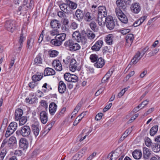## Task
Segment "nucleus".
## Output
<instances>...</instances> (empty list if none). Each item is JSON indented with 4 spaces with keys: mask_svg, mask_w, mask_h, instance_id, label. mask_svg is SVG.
<instances>
[{
    "mask_svg": "<svg viewBox=\"0 0 160 160\" xmlns=\"http://www.w3.org/2000/svg\"><path fill=\"white\" fill-rule=\"evenodd\" d=\"M98 21L99 25L101 26L104 23V20L107 17V11L106 7L101 6L98 8Z\"/></svg>",
    "mask_w": 160,
    "mask_h": 160,
    "instance_id": "obj_1",
    "label": "nucleus"
},
{
    "mask_svg": "<svg viewBox=\"0 0 160 160\" xmlns=\"http://www.w3.org/2000/svg\"><path fill=\"white\" fill-rule=\"evenodd\" d=\"M64 45L66 48H68L70 51H76L80 49L81 48L79 44L70 39L66 41Z\"/></svg>",
    "mask_w": 160,
    "mask_h": 160,
    "instance_id": "obj_2",
    "label": "nucleus"
},
{
    "mask_svg": "<svg viewBox=\"0 0 160 160\" xmlns=\"http://www.w3.org/2000/svg\"><path fill=\"white\" fill-rule=\"evenodd\" d=\"M149 48L148 46L145 47L141 51V53L139 51L135 55L134 57L132 59L130 64L131 65L136 64L143 57L145 53L148 50Z\"/></svg>",
    "mask_w": 160,
    "mask_h": 160,
    "instance_id": "obj_3",
    "label": "nucleus"
},
{
    "mask_svg": "<svg viewBox=\"0 0 160 160\" xmlns=\"http://www.w3.org/2000/svg\"><path fill=\"white\" fill-rule=\"evenodd\" d=\"M30 133V128L29 126L27 125H24L22 127L20 130H18L16 132V134L17 135H22L25 137H28Z\"/></svg>",
    "mask_w": 160,
    "mask_h": 160,
    "instance_id": "obj_4",
    "label": "nucleus"
},
{
    "mask_svg": "<svg viewBox=\"0 0 160 160\" xmlns=\"http://www.w3.org/2000/svg\"><path fill=\"white\" fill-rule=\"evenodd\" d=\"M106 27L110 30L114 29L115 27V22L112 17L110 16H108L105 18L104 23Z\"/></svg>",
    "mask_w": 160,
    "mask_h": 160,
    "instance_id": "obj_5",
    "label": "nucleus"
},
{
    "mask_svg": "<svg viewBox=\"0 0 160 160\" xmlns=\"http://www.w3.org/2000/svg\"><path fill=\"white\" fill-rule=\"evenodd\" d=\"M15 24V21L9 20L6 22L5 26L7 30L12 32L16 28Z\"/></svg>",
    "mask_w": 160,
    "mask_h": 160,
    "instance_id": "obj_6",
    "label": "nucleus"
},
{
    "mask_svg": "<svg viewBox=\"0 0 160 160\" xmlns=\"http://www.w3.org/2000/svg\"><path fill=\"white\" fill-rule=\"evenodd\" d=\"M116 13L119 20L122 23H127L128 22V19L126 15L122 12V10L119 9L116 10Z\"/></svg>",
    "mask_w": 160,
    "mask_h": 160,
    "instance_id": "obj_7",
    "label": "nucleus"
},
{
    "mask_svg": "<svg viewBox=\"0 0 160 160\" xmlns=\"http://www.w3.org/2000/svg\"><path fill=\"white\" fill-rule=\"evenodd\" d=\"M134 39L133 35L132 34H128L126 35L125 38V46L127 48H128L131 46Z\"/></svg>",
    "mask_w": 160,
    "mask_h": 160,
    "instance_id": "obj_8",
    "label": "nucleus"
},
{
    "mask_svg": "<svg viewBox=\"0 0 160 160\" xmlns=\"http://www.w3.org/2000/svg\"><path fill=\"white\" fill-rule=\"evenodd\" d=\"M68 5L67 4V3L61 4L59 6V7L62 11L68 14H72L73 13V11L69 8H68Z\"/></svg>",
    "mask_w": 160,
    "mask_h": 160,
    "instance_id": "obj_9",
    "label": "nucleus"
},
{
    "mask_svg": "<svg viewBox=\"0 0 160 160\" xmlns=\"http://www.w3.org/2000/svg\"><path fill=\"white\" fill-rule=\"evenodd\" d=\"M116 3L117 6L118 8H116L115 9V12H116V10L119 9L120 10L125 11L127 7V5L122 0H117Z\"/></svg>",
    "mask_w": 160,
    "mask_h": 160,
    "instance_id": "obj_10",
    "label": "nucleus"
},
{
    "mask_svg": "<svg viewBox=\"0 0 160 160\" xmlns=\"http://www.w3.org/2000/svg\"><path fill=\"white\" fill-rule=\"evenodd\" d=\"M85 12V10L78 9L75 12L76 20L79 22L82 21L84 18Z\"/></svg>",
    "mask_w": 160,
    "mask_h": 160,
    "instance_id": "obj_11",
    "label": "nucleus"
},
{
    "mask_svg": "<svg viewBox=\"0 0 160 160\" xmlns=\"http://www.w3.org/2000/svg\"><path fill=\"white\" fill-rule=\"evenodd\" d=\"M87 147H85L79 151L72 158V160H79L80 159L83 155L85 151L87 149Z\"/></svg>",
    "mask_w": 160,
    "mask_h": 160,
    "instance_id": "obj_12",
    "label": "nucleus"
},
{
    "mask_svg": "<svg viewBox=\"0 0 160 160\" xmlns=\"http://www.w3.org/2000/svg\"><path fill=\"white\" fill-rule=\"evenodd\" d=\"M19 147L23 150H25L28 148V140L25 138H22L19 140Z\"/></svg>",
    "mask_w": 160,
    "mask_h": 160,
    "instance_id": "obj_13",
    "label": "nucleus"
},
{
    "mask_svg": "<svg viewBox=\"0 0 160 160\" xmlns=\"http://www.w3.org/2000/svg\"><path fill=\"white\" fill-rule=\"evenodd\" d=\"M103 43L102 41L99 40L95 43L92 47V49L94 51H98L102 47Z\"/></svg>",
    "mask_w": 160,
    "mask_h": 160,
    "instance_id": "obj_14",
    "label": "nucleus"
},
{
    "mask_svg": "<svg viewBox=\"0 0 160 160\" xmlns=\"http://www.w3.org/2000/svg\"><path fill=\"white\" fill-rule=\"evenodd\" d=\"M52 65L54 68L58 71H60L62 70V64L58 60H54L52 63Z\"/></svg>",
    "mask_w": 160,
    "mask_h": 160,
    "instance_id": "obj_15",
    "label": "nucleus"
},
{
    "mask_svg": "<svg viewBox=\"0 0 160 160\" xmlns=\"http://www.w3.org/2000/svg\"><path fill=\"white\" fill-rule=\"evenodd\" d=\"M58 91L61 94L64 93L66 90V86L65 83L63 81H60L58 85Z\"/></svg>",
    "mask_w": 160,
    "mask_h": 160,
    "instance_id": "obj_16",
    "label": "nucleus"
},
{
    "mask_svg": "<svg viewBox=\"0 0 160 160\" xmlns=\"http://www.w3.org/2000/svg\"><path fill=\"white\" fill-rule=\"evenodd\" d=\"M40 118L42 123L45 124L48 121V117L47 113L45 111H42L40 113Z\"/></svg>",
    "mask_w": 160,
    "mask_h": 160,
    "instance_id": "obj_17",
    "label": "nucleus"
},
{
    "mask_svg": "<svg viewBox=\"0 0 160 160\" xmlns=\"http://www.w3.org/2000/svg\"><path fill=\"white\" fill-rule=\"evenodd\" d=\"M131 9L132 12L138 13L140 11L141 8L138 3H135L132 4Z\"/></svg>",
    "mask_w": 160,
    "mask_h": 160,
    "instance_id": "obj_18",
    "label": "nucleus"
},
{
    "mask_svg": "<svg viewBox=\"0 0 160 160\" xmlns=\"http://www.w3.org/2000/svg\"><path fill=\"white\" fill-rule=\"evenodd\" d=\"M77 65L78 64L76 60L74 59H72L69 65L70 70L72 72H74L77 68Z\"/></svg>",
    "mask_w": 160,
    "mask_h": 160,
    "instance_id": "obj_19",
    "label": "nucleus"
},
{
    "mask_svg": "<svg viewBox=\"0 0 160 160\" xmlns=\"http://www.w3.org/2000/svg\"><path fill=\"white\" fill-rule=\"evenodd\" d=\"M17 144V140L15 137H11L9 139L8 145L11 148H14L16 147Z\"/></svg>",
    "mask_w": 160,
    "mask_h": 160,
    "instance_id": "obj_20",
    "label": "nucleus"
},
{
    "mask_svg": "<svg viewBox=\"0 0 160 160\" xmlns=\"http://www.w3.org/2000/svg\"><path fill=\"white\" fill-rule=\"evenodd\" d=\"M55 74V70L53 69L49 68H45L43 74L45 76L50 75H53Z\"/></svg>",
    "mask_w": 160,
    "mask_h": 160,
    "instance_id": "obj_21",
    "label": "nucleus"
},
{
    "mask_svg": "<svg viewBox=\"0 0 160 160\" xmlns=\"http://www.w3.org/2000/svg\"><path fill=\"white\" fill-rule=\"evenodd\" d=\"M105 61L102 58H99L97 62L94 64V66L97 68H102L105 65Z\"/></svg>",
    "mask_w": 160,
    "mask_h": 160,
    "instance_id": "obj_22",
    "label": "nucleus"
},
{
    "mask_svg": "<svg viewBox=\"0 0 160 160\" xmlns=\"http://www.w3.org/2000/svg\"><path fill=\"white\" fill-rule=\"evenodd\" d=\"M57 105L53 102L51 103L49 106V109L51 115H53L56 111Z\"/></svg>",
    "mask_w": 160,
    "mask_h": 160,
    "instance_id": "obj_23",
    "label": "nucleus"
},
{
    "mask_svg": "<svg viewBox=\"0 0 160 160\" xmlns=\"http://www.w3.org/2000/svg\"><path fill=\"white\" fill-rule=\"evenodd\" d=\"M23 113V110L20 108H17L16 110L15 113V119L16 121H18L22 116Z\"/></svg>",
    "mask_w": 160,
    "mask_h": 160,
    "instance_id": "obj_24",
    "label": "nucleus"
},
{
    "mask_svg": "<svg viewBox=\"0 0 160 160\" xmlns=\"http://www.w3.org/2000/svg\"><path fill=\"white\" fill-rule=\"evenodd\" d=\"M32 132L35 136L36 137L39 133V125L38 124H34L32 125Z\"/></svg>",
    "mask_w": 160,
    "mask_h": 160,
    "instance_id": "obj_25",
    "label": "nucleus"
},
{
    "mask_svg": "<svg viewBox=\"0 0 160 160\" xmlns=\"http://www.w3.org/2000/svg\"><path fill=\"white\" fill-rule=\"evenodd\" d=\"M94 18L93 14L89 12L85 11L84 19L87 22H90Z\"/></svg>",
    "mask_w": 160,
    "mask_h": 160,
    "instance_id": "obj_26",
    "label": "nucleus"
},
{
    "mask_svg": "<svg viewBox=\"0 0 160 160\" xmlns=\"http://www.w3.org/2000/svg\"><path fill=\"white\" fill-rule=\"evenodd\" d=\"M28 10V8H26V7L24 5H22L19 6L17 11L18 14L20 15L21 14H25L27 12Z\"/></svg>",
    "mask_w": 160,
    "mask_h": 160,
    "instance_id": "obj_27",
    "label": "nucleus"
},
{
    "mask_svg": "<svg viewBox=\"0 0 160 160\" xmlns=\"http://www.w3.org/2000/svg\"><path fill=\"white\" fill-rule=\"evenodd\" d=\"M151 152L149 149L146 148L144 147L143 148V157L144 159H147L149 158L151 154Z\"/></svg>",
    "mask_w": 160,
    "mask_h": 160,
    "instance_id": "obj_28",
    "label": "nucleus"
},
{
    "mask_svg": "<svg viewBox=\"0 0 160 160\" xmlns=\"http://www.w3.org/2000/svg\"><path fill=\"white\" fill-rule=\"evenodd\" d=\"M51 26L52 28H54L57 29L60 28L61 25L59 22V21L56 19L51 21L50 23Z\"/></svg>",
    "mask_w": 160,
    "mask_h": 160,
    "instance_id": "obj_29",
    "label": "nucleus"
},
{
    "mask_svg": "<svg viewBox=\"0 0 160 160\" xmlns=\"http://www.w3.org/2000/svg\"><path fill=\"white\" fill-rule=\"evenodd\" d=\"M65 2L67 3V4L68 5V8L70 9H75L77 7V4L76 3L70 0H66Z\"/></svg>",
    "mask_w": 160,
    "mask_h": 160,
    "instance_id": "obj_30",
    "label": "nucleus"
},
{
    "mask_svg": "<svg viewBox=\"0 0 160 160\" xmlns=\"http://www.w3.org/2000/svg\"><path fill=\"white\" fill-rule=\"evenodd\" d=\"M133 157L136 159H140L142 156L141 151L140 150H136L132 153Z\"/></svg>",
    "mask_w": 160,
    "mask_h": 160,
    "instance_id": "obj_31",
    "label": "nucleus"
},
{
    "mask_svg": "<svg viewBox=\"0 0 160 160\" xmlns=\"http://www.w3.org/2000/svg\"><path fill=\"white\" fill-rule=\"evenodd\" d=\"M113 37L112 34H109L105 38V41L108 44L112 45L113 42Z\"/></svg>",
    "mask_w": 160,
    "mask_h": 160,
    "instance_id": "obj_32",
    "label": "nucleus"
},
{
    "mask_svg": "<svg viewBox=\"0 0 160 160\" xmlns=\"http://www.w3.org/2000/svg\"><path fill=\"white\" fill-rule=\"evenodd\" d=\"M55 37L56 38H57L59 41H60V43L62 44V42L65 39L66 34L64 33H62L57 35Z\"/></svg>",
    "mask_w": 160,
    "mask_h": 160,
    "instance_id": "obj_33",
    "label": "nucleus"
},
{
    "mask_svg": "<svg viewBox=\"0 0 160 160\" xmlns=\"http://www.w3.org/2000/svg\"><path fill=\"white\" fill-rule=\"evenodd\" d=\"M151 147L152 151L155 152H157L160 151V145L158 143H152Z\"/></svg>",
    "mask_w": 160,
    "mask_h": 160,
    "instance_id": "obj_34",
    "label": "nucleus"
},
{
    "mask_svg": "<svg viewBox=\"0 0 160 160\" xmlns=\"http://www.w3.org/2000/svg\"><path fill=\"white\" fill-rule=\"evenodd\" d=\"M25 40V37L23 36V34L22 32L21 34L20 38L18 41V43L20 45V46L18 47V49L20 51L21 50L22 47V45L23 42V41Z\"/></svg>",
    "mask_w": 160,
    "mask_h": 160,
    "instance_id": "obj_35",
    "label": "nucleus"
},
{
    "mask_svg": "<svg viewBox=\"0 0 160 160\" xmlns=\"http://www.w3.org/2000/svg\"><path fill=\"white\" fill-rule=\"evenodd\" d=\"M87 41L86 37L83 35H82L78 39L77 41L78 42H81L83 45H84L87 42Z\"/></svg>",
    "mask_w": 160,
    "mask_h": 160,
    "instance_id": "obj_36",
    "label": "nucleus"
},
{
    "mask_svg": "<svg viewBox=\"0 0 160 160\" xmlns=\"http://www.w3.org/2000/svg\"><path fill=\"white\" fill-rule=\"evenodd\" d=\"M158 130V126L155 125L152 127L150 130V134L152 136H154L157 132Z\"/></svg>",
    "mask_w": 160,
    "mask_h": 160,
    "instance_id": "obj_37",
    "label": "nucleus"
},
{
    "mask_svg": "<svg viewBox=\"0 0 160 160\" xmlns=\"http://www.w3.org/2000/svg\"><path fill=\"white\" fill-rule=\"evenodd\" d=\"M86 34L88 38L90 40L93 39L95 37V34L91 31H87Z\"/></svg>",
    "mask_w": 160,
    "mask_h": 160,
    "instance_id": "obj_38",
    "label": "nucleus"
},
{
    "mask_svg": "<svg viewBox=\"0 0 160 160\" xmlns=\"http://www.w3.org/2000/svg\"><path fill=\"white\" fill-rule=\"evenodd\" d=\"M40 54H39L34 60V62L37 65H40L42 63V59L41 58Z\"/></svg>",
    "mask_w": 160,
    "mask_h": 160,
    "instance_id": "obj_39",
    "label": "nucleus"
},
{
    "mask_svg": "<svg viewBox=\"0 0 160 160\" xmlns=\"http://www.w3.org/2000/svg\"><path fill=\"white\" fill-rule=\"evenodd\" d=\"M43 77V73L38 75H34L32 77V80L35 82L40 80Z\"/></svg>",
    "mask_w": 160,
    "mask_h": 160,
    "instance_id": "obj_40",
    "label": "nucleus"
},
{
    "mask_svg": "<svg viewBox=\"0 0 160 160\" xmlns=\"http://www.w3.org/2000/svg\"><path fill=\"white\" fill-rule=\"evenodd\" d=\"M50 43L52 44L55 46H60L62 44L60 43V41H59L57 38H56V37L54 39L51 40Z\"/></svg>",
    "mask_w": 160,
    "mask_h": 160,
    "instance_id": "obj_41",
    "label": "nucleus"
},
{
    "mask_svg": "<svg viewBox=\"0 0 160 160\" xmlns=\"http://www.w3.org/2000/svg\"><path fill=\"white\" fill-rule=\"evenodd\" d=\"M8 127L15 131L17 128V123L15 122H12L10 123Z\"/></svg>",
    "mask_w": 160,
    "mask_h": 160,
    "instance_id": "obj_42",
    "label": "nucleus"
},
{
    "mask_svg": "<svg viewBox=\"0 0 160 160\" xmlns=\"http://www.w3.org/2000/svg\"><path fill=\"white\" fill-rule=\"evenodd\" d=\"M89 25L92 29L95 32L98 30V28L97 24L94 22H91Z\"/></svg>",
    "mask_w": 160,
    "mask_h": 160,
    "instance_id": "obj_43",
    "label": "nucleus"
},
{
    "mask_svg": "<svg viewBox=\"0 0 160 160\" xmlns=\"http://www.w3.org/2000/svg\"><path fill=\"white\" fill-rule=\"evenodd\" d=\"M149 102V100L148 99L143 101L137 106V108H139L141 107H142V108H144V107H145L148 104Z\"/></svg>",
    "mask_w": 160,
    "mask_h": 160,
    "instance_id": "obj_44",
    "label": "nucleus"
},
{
    "mask_svg": "<svg viewBox=\"0 0 160 160\" xmlns=\"http://www.w3.org/2000/svg\"><path fill=\"white\" fill-rule=\"evenodd\" d=\"M81 35L80 33L78 31H76L73 33L72 37L77 41L78 39L79 38Z\"/></svg>",
    "mask_w": 160,
    "mask_h": 160,
    "instance_id": "obj_45",
    "label": "nucleus"
},
{
    "mask_svg": "<svg viewBox=\"0 0 160 160\" xmlns=\"http://www.w3.org/2000/svg\"><path fill=\"white\" fill-rule=\"evenodd\" d=\"M19 120V124L20 125H23L27 122V119L25 116L22 117L20 118Z\"/></svg>",
    "mask_w": 160,
    "mask_h": 160,
    "instance_id": "obj_46",
    "label": "nucleus"
},
{
    "mask_svg": "<svg viewBox=\"0 0 160 160\" xmlns=\"http://www.w3.org/2000/svg\"><path fill=\"white\" fill-rule=\"evenodd\" d=\"M14 132V131L8 127L5 133V137L7 138L9 137Z\"/></svg>",
    "mask_w": 160,
    "mask_h": 160,
    "instance_id": "obj_47",
    "label": "nucleus"
},
{
    "mask_svg": "<svg viewBox=\"0 0 160 160\" xmlns=\"http://www.w3.org/2000/svg\"><path fill=\"white\" fill-rule=\"evenodd\" d=\"M90 58L92 62H97L98 60V56L96 54H92L90 56Z\"/></svg>",
    "mask_w": 160,
    "mask_h": 160,
    "instance_id": "obj_48",
    "label": "nucleus"
},
{
    "mask_svg": "<svg viewBox=\"0 0 160 160\" xmlns=\"http://www.w3.org/2000/svg\"><path fill=\"white\" fill-rule=\"evenodd\" d=\"M49 53L50 57H55L58 55V52L55 50H53L51 51H49Z\"/></svg>",
    "mask_w": 160,
    "mask_h": 160,
    "instance_id": "obj_49",
    "label": "nucleus"
},
{
    "mask_svg": "<svg viewBox=\"0 0 160 160\" xmlns=\"http://www.w3.org/2000/svg\"><path fill=\"white\" fill-rule=\"evenodd\" d=\"M72 74H71L69 72H67L65 73L64 77L65 80L70 82V80Z\"/></svg>",
    "mask_w": 160,
    "mask_h": 160,
    "instance_id": "obj_50",
    "label": "nucleus"
},
{
    "mask_svg": "<svg viewBox=\"0 0 160 160\" xmlns=\"http://www.w3.org/2000/svg\"><path fill=\"white\" fill-rule=\"evenodd\" d=\"M33 42V40L32 38H30V39H28L27 41V47L28 48H31Z\"/></svg>",
    "mask_w": 160,
    "mask_h": 160,
    "instance_id": "obj_51",
    "label": "nucleus"
},
{
    "mask_svg": "<svg viewBox=\"0 0 160 160\" xmlns=\"http://www.w3.org/2000/svg\"><path fill=\"white\" fill-rule=\"evenodd\" d=\"M82 102H79L75 108L74 109L73 113H74V114L77 113L79 110L80 108L81 107Z\"/></svg>",
    "mask_w": 160,
    "mask_h": 160,
    "instance_id": "obj_52",
    "label": "nucleus"
},
{
    "mask_svg": "<svg viewBox=\"0 0 160 160\" xmlns=\"http://www.w3.org/2000/svg\"><path fill=\"white\" fill-rule=\"evenodd\" d=\"M145 143L147 147H150L152 143L151 140L149 138L147 137L145 139Z\"/></svg>",
    "mask_w": 160,
    "mask_h": 160,
    "instance_id": "obj_53",
    "label": "nucleus"
},
{
    "mask_svg": "<svg viewBox=\"0 0 160 160\" xmlns=\"http://www.w3.org/2000/svg\"><path fill=\"white\" fill-rule=\"evenodd\" d=\"M78 80V78L77 76L74 74H72L70 80V82H77Z\"/></svg>",
    "mask_w": 160,
    "mask_h": 160,
    "instance_id": "obj_54",
    "label": "nucleus"
},
{
    "mask_svg": "<svg viewBox=\"0 0 160 160\" xmlns=\"http://www.w3.org/2000/svg\"><path fill=\"white\" fill-rule=\"evenodd\" d=\"M61 22L62 24L68 27V25L69 23V21L68 19L67 18L62 19V20Z\"/></svg>",
    "mask_w": 160,
    "mask_h": 160,
    "instance_id": "obj_55",
    "label": "nucleus"
},
{
    "mask_svg": "<svg viewBox=\"0 0 160 160\" xmlns=\"http://www.w3.org/2000/svg\"><path fill=\"white\" fill-rule=\"evenodd\" d=\"M6 154V151L4 149L2 150L0 153V160H3Z\"/></svg>",
    "mask_w": 160,
    "mask_h": 160,
    "instance_id": "obj_56",
    "label": "nucleus"
},
{
    "mask_svg": "<svg viewBox=\"0 0 160 160\" xmlns=\"http://www.w3.org/2000/svg\"><path fill=\"white\" fill-rule=\"evenodd\" d=\"M103 115V114L102 113H99L95 117V119L97 121H98L101 119Z\"/></svg>",
    "mask_w": 160,
    "mask_h": 160,
    "instance_id": "obj_57",
    "label": "nucleus"
},
{
    "mask_svg": "<svg viewBox=\"0 0 160 160\" xmlns=\"http://www.w3.org/2000/svg\"><path fill=\"white\" fill-rule=\"evenodd\" d=\"M29 87L31 88H34L37 85L36 82L33 81L30 82L28 84Z\"/></svg>",
    "mask_w": 160,
    "mask_h": 160,
    "instance_id": "obj_58",
    "label": "nucleus"
},
{
    "mask_svg": "<svg viewBox=\"0 0 160 160\" xmlns=\"http://www.w3.org/2000/svg\"><path fill=\"white\" fill-rule=\"evenodd\" d=\"M130 31V29H123L120 31V32L123 35L126 34L129 32Z\"/></svg>",
    "mask_w": 160,
    "mask_h": 160,
    "instance_id": "obj_59",
    "label": "nucleus"
},
{
    "mask_svg": "<svg viewBox=\"0 0 160 160\" xmlns=\"http://www.w3.org/2000/svg\"><path fill=\"white\" fill-rule=\"evenodd\" d=\"M40 103L42 106L45 108H47L48 105H47V103L46 102V101L42 100L41 101Z\"/></svg>",
    "mask_w": 160,
    "mask_h": 160,
    "instance_id": "obj_60",
    "label": "nucleus"
},
{
    "mask_svg": "<svg viewBox=\"0 0 160 160\" xmlns=\"http://www.w3.org/2000/svg\"><path fill=\"white\" fill-rule=\"evenodd\" d=\"M44 32V31L43 30L41 34H40V36L38 38V42L39 43H40L42 41L43 39V33Z\"/></svg>",
    "mask_w": 160,
    "mask_h": 160,
    "instance_id": "obj_61",
    "label": "nucleus"
},
{
    "mask_svg": "<svg viewBox=\"0 0 160 160\" xmlns=\"http://www.w3.org/2000/svg\"><path fill=\"white\" fill-rule=\"evenodd\" d=\"M70 27L72 29H75L77 28L78 24L75 22H72L71 23Z\"/></svg>",
    "mask_w": 160,
    "mask_h": 160,
    "instance_id": "obj_62",
    "label": "nucleus"
},
{
    "mask_svg": "<svg viewBox=\"0 0 160 160\" xmlns=\"http://www.w3.org/2000/svg\"><path fill=\"white\" fill-rule=\"evenodd\" d=\"M154 108H152L150 109H149L147 112H145L144 114V116H146L148 115L149 113H151L152 111H154Z\"/></svg>",
    "mask_w": 160,
    "mask_h": 160,
    "instance_id": "obj_63",
    "label": "nucleus"
},
{
    "mask_svg": "<svg viewBox=\"0 0 160 160\" xmlns=\"http://www.w3.org/2000/svg\"><path fill=\"white\" fill-rule=\"evenodd\" d=\"M112 105V103H110L108 105H107L105 108L103 109V112H105L107 110H108L111 107Z\"/></svg>",
    "mask_w": 160,
    "mask_h": 160,
    "instance_id": "obj_64",
    "label": "nucleus"
}]
</instances>
